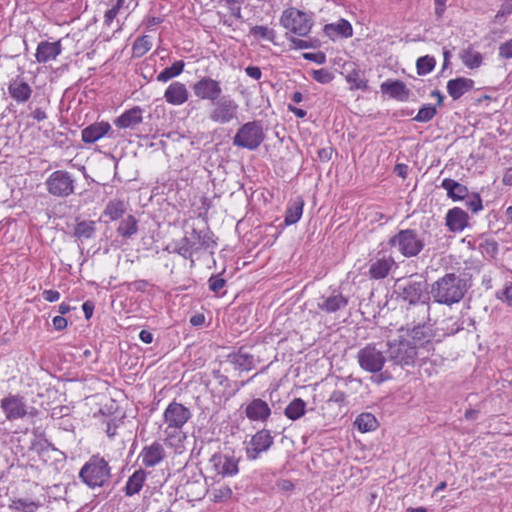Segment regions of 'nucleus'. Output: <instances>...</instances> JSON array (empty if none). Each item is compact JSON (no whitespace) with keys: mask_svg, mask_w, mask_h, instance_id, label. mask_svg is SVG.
<instances>
[{"mask_svg":"<svg viewBox=\"0 0 512 512\" xmlns=\"http://www.w3.org/2000/svg\"><path fill=\"white\" fill-rule=\"evenodd\" d=\"M245 72L249 77H251L255 80H259L262 76V72H261L260 68L257 66H248L245 69Z\"/></svg>","mask_w":512,"mask_h":512,"instance_id":"obj_59","label":"nucleus"},{"mask_svg":"<svg viewBox=\"0 0 512 512\" xmlns=\"http://www.w3.org/2000/svg\"><path fill=\"white\" fill-rule=\"evenodd\" d=\"M152 48V40L148 35L138 37L132 45V56L141 58L148 53Z\"/></svg>","mask_w":512,"mask_h":512,"instance_id":"obj_44","label":"nucleus"},{"mask_svg":"<svg viewBox=\"0 0 512 512\" xmlns=\"http://www.w3.org/2000/svg\"><path fill=\"white\" fill-rule=\"evenodd\" d=\"M388 366L378 375L371 376V382L380 385L394 378L397 370L413 367L417 359V346L404 334L386 342Z\"/></svg>","mask_w":512,"mask_h":512,"instance_id":"obj_1","label":"nucleus"},{"mask_svg":"<svg viewBox=\"0 0 512 512\" xmlns=\"http://www.w3.org/2000/svg\"><path fill=\"white\" fill-rule=\"evenodd\" d=\"M227 361L231 363L236 370L250 371L254 368V356L245 351L241 347L237 352L231 353L227 356Z\"/></svg>","mask_w":512,"mask_h":512,"instance_id":"obj_25","label":"nucleus"},{"mask_svg":"<svg viewBox=\"0 0 512 512\" xmlns=\"http://www.w3.org/2000/svg\"><path fill=\"white\" fill-rule=\"evenodd\" d=\"M0 406L8 420L24 418L27 414V406L24 398L19 395H9L1 400Z\"/></svg>","mask_w":512,"mask_h":512,"instance_id":"obj_16","label":"nucleus"},{"mask_svg":"<svg viewBox=\"0 0 512 512\" xmlns=\"http://www.w3.org/2000/svg\"><path fill=\"white\" fill-rule=\"evenodd\" d=\"M437 113L436 107L430 104L424 105L418 110V113L414 117V120L417 122H429L432 120Z\"/></svg>","mask_w":512,"mask_h":512,"instance_id":"obj_47","label":"nucleus"},{"mask_svg":"<svg viewBox=\"0 0 512 512\" xmlns=\"http://www.w3.org/2000/svg\"><path fill=\"white\" fill-rule=\"evenodd\" d=\"M441 187L447 191L448 197L454 201L463 200L468 195V189L465 185L450 178L443 179Z\"/></svg>","mask_w":512,"mask_h":512,"instance_id":"obj_32","label":"nucleus"},{"mask_svg":"<svg viewBox=\"0 0 512 512\" xmlns=\"http://www.w3.org/2000/svg\"><path fill=\"white\" fill-rule=\"evenodd\" d=\"M474 80L466 77H457L450 79L447 82V93L453 100L460 99L465 93L472 90L474 87Z\"/></svg>","mask_w":512,"mask_h":512,"instance_id":"obj_23","label":"nucleus"},{"mask_svg":"<svg viewBox=\"0 0 512 512\" xmlns=\"http://www.w3.org/2000/svg\"><path fill=\"white\" fill-rule=\"evenodd\" d=\"M345 80L350 85V90L365 91L369 87L365 72L355 65L352 70L346 74Z\"/></svg>","mask_w":512,"mask_h":512,"instance_id":"obj_31","label":"nucleus"},{"mask_svg":"<svg viewBox=\"0 0 512 512\" xmlns=\"http://www.w3.org/2000/svg\"><path fill=\"white\" fill-rule=\"evenodd\" d=\"M436 65V60L433 56L425 55L419 57L416 61V69L418 75H427L431 73Z\"/></svg>","mask_w":512,"mask_h":512,"instance_id":"obj_45","label":"nucleus"},{"mask_svg":"<svg viewBox=\"0 0 512 512\" xmlns=\"http://www.w3.org/2000/svg\"><path fill=\"white\" fill-rule=\"evenodd\" d=\"M215 245L208 230L192 229L188 236H184L177 242L175 250L185 259H190L193 264L194 253L213 248Z\"/></svg>","mask_w":512,"mask_h":512,"instance_id":"obj_3","label":"nucleus"},{"mask_svg":"<svg viewBox=\"0 0 512 512\" xmlns=\"http://www.w3.org/2000/svg\"><path fill=\"white\" fill-rule=\"evenodd\" d=\"M311 77L320 84H328L334 79V74L329 69L321 68L312 70Z\"/></svg>","mask_w":512,"mask_h":512,"instance_id":"obj_48","label":"nucleus"},{"mask_svg":"<svg viewBox=\"0 0 512 512\" xmlns=\"http://www.w3.org/2000/svg\"><path fill=\"white\" fill-rule=\"evenodd\" d=\"M185 68L183 60L175 61L171 66L164 68L156 77V80L161 83H166L169 80L181 75Z\"/></svg>","mask_w":512,"mask_h":512,"instance_id":"obj_40","label":"nucleus"},{"mask_svg":"<svg viewBox=\"0 0 512 512\" xmlns=\"http://www.w3.org/2000/svg\"><path fill=\"white\" fill-rule=\"evenodd\" d=\"M249 33L256 40H266L275 44L276 32L268 26L255 25L250 28Z\"/></svg>","mask_w":512,"mask_h":512,"instance_id":"obj_43","label":"nucleus"},{"mask_svg":"<svg viewBox=\"0 0 512 512\" xmlns=\"http://www.w3.org/2000/svg\"><path fill=\"white\" fill-rule=\"evenodd\" d=\"M354 424L363 433L374 431L378 427V421L371 413H361L356 417Z\"/></svg>","mask_w":512,"mask_h":512,"instance_id":"obj_42","label":"nucleus"},{"mask_svg":"<svg viewBox=\"0 0 512 512\" xmlns=\"http://www.w3.org/2000/svg\"><path fill=\"white\" fill-rule=\"evenodd\" d=\"M432 327L433 325L431 322H422L418 323V325H413L412 327L407 324L405 333L403 327H400L399 331L401 334H404L409 338L412 344L417 346V344L423 345L424 343H428L434 338Z\"/></svg>","mask_w":512,"mask_h":512,"instance_id":"obj_15","label":"nucleus"},{"mask_svg":"<svg viewBox=\"0 0 512 512\" xmlns=\"http://www.w3.org/2000/svg\"><path fill=\"white\" fill-rule=\"evenodd\" d=\"M332 152H333V149L331 147H328V148H322L318 151V158L323 161V162H327L331 159L332 157Z\"/></svg>","mask_w":512,"mask_h":512,"instance_id":"obj_62","label":"nucleus"},{"mask_svg":"<svg viewBox=\"0 0 512 512\" xmlns=\"http://www.w3.org/2000/svg\"><path fill=\"white\" fill-rule=\"evenodd\" d=\"M214 378L218 381V384L220 386H223L225 388L229 387V379L227 376L221 374L219 370L213 371Z\"/></svg>","mask_w":512,"mask_h":512,"instance_id":"obj_63","label":"nucleus"},{"mask_svg":"<svg viewBox=\"0 0 512 512\" xmlns=\"http://www.w3.org/2000/svg\"><path fill=\"white\" fill-rule=\"evenodd\" d=\"M111 129V125L107 121L95 122L81 131V139L84 143L92 144L104 136L111 137Z\"/></svg>","mask_w":512,"mask_h":512,"instance_id":"obj_20","label":"nucleus"},{"mask_svg":"<svg viewBox=\"0 0 512 512\" xmlns=\"http://www.w3.org/2000/svg\"><path fill=\"white\" fill-rule=\"evenodd\" d=\"M209 462L216 475H220L222 478L233 477L239 472L240 458L233 454L217 452L211 456Z\"/></svg>","mask_w":512,"mask_h":512,"instance_id":"obj_13","label":"nucleus"},{"mask_svg":"<svg viewBox=\"0 0 512 512\" xmlns=\"http://www.w3.org/2000/svg\"><path fill=\"white\" fill-rule=\"evenodd\" d=\"M346 401V393L341 390H334L328 398V403H335L339 406L344 405Z\"/></svg>","mask_w":512,"mask_h":512,"instance_id":"obj_51","label":"nucleus"},{"mask_svg":"<svg viewBox=\"0 0 512 512\" xmlns=\"http://www.w3.org/2000/svg\"><path fill=\"white\" fill-rule=\"evenodd\" d=\"M146 472L143 469L136 470L127 480L124 491L127 496L138 494L146 480Z\"/></svg>","mask_w":512,"mask_h":512,"instance_id":"obj_33","label":"nucleus"},{"mask_svg":"<svg viewBox=\"0 0 512 512\" xmlns=\"http://www.w3.org/2000/svg\"><path fill=\"white\" fill-rule=\"evenodd\" d=\"M306 412V402L301 398H294L285 408L284 415L292 420L296 421L300 419Z\"/></svg>","mask_w":512,"mask_h":512,"instance_id":"obj_41","label":"nucleus"},{"mask_svg":"<svg viewBox=\"0 0 512 512\" xmlns=\"http://www.w3.org/2000/svg\"><path fill=\"white\" fill-rule=\"evenodd\" d=\"M431 292L434 299L443 304L457 303L464 296L461 280L453 273L439 279L433 285Z\"/></svg>","mask_w":512,"mask_h":512,"instance_id":"obj_4","label":"nucleus"},{"mask_svg":"<svg viewBox=\"0 0 512 512\" xmlns=\"http://www.w3.org/2000/svg\"><path fill=\"white\" fill-rule=\"evenodd\" d=\"M512 13V0H505L496 14V18L504 17Z\"/></svg>","mask_w":512,"mask_h":512,"instance_id":"obj_55","label":"nucleus"},{"mask_svg":"<svg viewBox=\"0 0 512 512\" xmlns=\"http://www.w3.org/2000/svg\"><path fill=\"white\" fill-rule=\"evenodd\" d=\"M8 91L10 96L19 103L28 101L32 94V89L29 84L20 79L11 81Z\"/></svg>","mask_w":512,"mask_h":512,"instance_id":"obj_28","label":"nucleus"},{"mask_svg":"<svg viewBox=\"0 0 512 512\" xmlns=\"http://www.w3.org/2000/svg\"><path fill=\"white\" fill-rule=\"evenodd\" d=\"M163 97L168 104L181 106L188 101L189 91L185 83L174 81L167 86Z\"/></svg>","mask_w":512,"mask_h":512,"instance_id":"obj_17","label":"nucleus"},{"mask_svg":"<svg viewBox=\"0 0 512 512\" xmlns=\"http://www.w3.org/2000/svg\"><path fill=\"white\" fill-rule=\"evenodd\" d=\"M94 308L95 306L92 301H86L82 304V309L87 320L93 316Z\"/></svg>","mask_w":512,"mask_h":512,"instance_id":"obj_60","label":"nucleus"},{"mask_svg":"<svg viewBox=\"0 0 512 512\" xmlns=\"http://www.w3.org/2000/svg\"><path fill=\"white\" fill-rule=\"evenodd\" d=\"M126 211L127 203L125 201L120 199H113L107 203L103 211V215L108 217L110 221H116L122 218Z\"/></svg>","mask_w":512,"mask_h":512,"instance_id":"obj_37","label":"nucleus"},{"mask_svg":"<svg viewBox=\"0 0 512 512\" xmlns=\"http://www.w3.org/2000/svg\"><path fill=\"white\" fill-rule=\"evenodd\" d=\"M460 59L464 66L471 70L479 68L483 63L482 54L474 50L471 46L461 51Z\"/></svg>","mask_w":512,"mask_h":512,"instance_id":"obj_38","label":"nucleus"},{"mask_svg":"<svg viewBox=\"0 0 512 512\" xmlns=\"http://www.w3.org/2000/svg\"><path fill=\"white\" fill-rule=\"evenodd\" d=\"M324 32L329 37L341 35L345 38H348L352 36L353 28L349 21L341 19L337 23L326 24L324 26Z\"/></svg>","mask_w":512,"mask_h":512,"instance_id":"obj_36","label":"nucleus"},{"mask_svg":"<svg viewBox=\"0 0 512 512\" xmlns=\"http://www.w3.org/2000/svg\"><path fill=\"white\" fill-rule=\"evenodd\" d=\"M348 299L339 292H333L319 303V308L327 313H333L347 306Z\"/></svg>","mask_w":512,"mask_h":512,"instance_id":"obj_29","label":"nucleus"},{"mask_svg":"<svg viewBox=\"0 0 512 512\" xmlns=\"http://www.w3.org/2000/svg\"><path fill=\"white\" fill-rule=\"evenodd\" d=\"M380 89L382 93L388 94L391 98L397 100H404L409 95L405 83L400 80H387L381 84Z\"/></svg>","mask_w":512,"mask_h":512,"instance_id":"obj_27","label":"nucleus"},{"mask_svg":"<svg viewBox=\"0 0 512 512\" xmlns=\"http://www.w3.org/2000/svg\"><path fill=\"white\" fill-rule=\"evenodd\" d=\"M212 103L214 106L210 110L208 117L213 123L224 125L237 119L238 104L234 100L219 98Z\"/></svg>","mask_w":512,"mask_h":512,"instance_id":"obj_11","label":"nucleus"},{"mask_svg":"<svg viewBox=\"0 0 512 512\" xmlns=\"http://www.w3.org/2000/svg\"><path fill=\"white\" fill-rule=\"evenodd\" d=\"M245 415L250 421L266 422L271 415V408L261 398H254L246 405Z\"/></svg>","mask_w":512,"mask_h":512,"instance_id":"obj_18","label":"nucleus"},{"mask_svg":"<svg viewBox=\"0 0 512 512\" xmlns=\"http://www.w3.org/2000/svg\"><path fill=\"white\" fill-rule=\"evenodd\" d=\"M388 244L407 258L417 256L424 248L423 240L413 229L400 230L389 239Z\"/></svg>","mask_w":512,"mask_h":512,"instance_id":"obj_5","label":"nucleus"},{"mask_svg":"<svg viewBox=\"0 0 512 512\" xmlns=\"http://www.w3.org/2000/svg\"><path fill=\"white\" fill-rule=\"evenodd\" d=\"M233 492L229 486L221 487L216 489L214 492V500L216 502L228 500L232 497Z\"/></svg>","mask_w":512,"mask_h":512,"instance_id":"obj_50","label":"nucleus"},{"mask_svg":"<svg viewBox=\"0 0 512 512\" xmlns=\"http://www.w3.org/2000/svg\"><path fill=\"white\" fill-rule=\"evenodd\" d=\"M427 289L425 281L410 282L403 289V295L410 303L420 301Z\"/></svg>","mask_w":512,"mask_h":512,"instance_id":"obj_35","label":"nucleus"},{"mask_svg":"<svg viewBox=\"0 0 512 512\" xmlns=\"http://www.w3.org/2000/svg\"><path fill=\"white\" fill-rule=\"evenodd\" d=\"M468 208L472 212H478L483 208L482 206V200L479 195H476L471 201L468 203Z\"/></svg>","mask_w":512,"mask_h":512,"instance_id":"obj_58","label":"nucleus"},{"mask_svg":"<svg viewBox=\"0 0 512 512\" xmlns=\"http://www.w3.org/2000/svg\"><path fill=\"white\" fill-rule=\"evenodd\" d=\"M304 200L302 197H296L290 201L285 211L284 222L287 226L297 223L303 214Z\"/></svg>","mask_w":512,"mask_h":512,"instance_id":"obj_30","label":"nucleus"},{"mask_svg":"<svg viewBox=\"0 0 512 512\" xmlns=\"http://www.w3.org/2000/svg\"><path fill=\"white\" fill-rule=\"evenodd\" d=\"M194 95L203 101L215 102L222 95V86L220 81L209 76L198 79L192 86Z\"/></svg>","mask_w":512,"mask_h":512,"instance_id":"obj_12","label":"nucleus"},{"mask_svg":"<svg viewBox=\"0 0 512 512\" xmlns=\"http://www.w3.org/2000/svg\"><path fill=\"white\" fill-rule=\"evenodd\" d=\"M245 454L249 461H255L260 458L262 453L267 452L274 444V437L268 429H261L252 435L251 439L245 443Z\"/></svg>","mask_w":512,"mask_h":512,"instance_id":"obj_10","label":"nucleus"},{"mask_svg":"<svg viewBox=\"0 0 512 512\" xmlns=\"http://www.w3.org/2000/svg\"><path fill=\"white\" fill-rule=\"evenodd\" d=\"M280 24L289 32L304 37L310 33L313 20L306 12L290 7L282 12Z\"/></svg>","mask_w":512,"mask_h":512,"instance_id":"obj_6","label":"nucleus"},{"mask_svg":"<svg viewBox=\"0 0 512 512\" xmlns=\"http://www.w3.org/2000/svg\"><path fill=\"white\" fill-rule=\"evenodd\" d=\"M10 508L15 512H35L38 504L27 499H16L12 501Z\"/></svg>","mask_w":512,"mask_h":512,"instance_id":"obj_46","label":"nucleus"},{"mask_svg":"<svg viewBox=\"0 0 512 512\" xmlns=\"http://www.w3.org/2000/svg\"><path fill=\"white\" fill-rule=\"evenodd\" d=\"M225 286V280L220 277H211L209 279V288L213 292H219Z\"/></svg>","mask_w":512,"mask_h":512,"instance_id":"obj_53","label":"nucleus"},{"mask_svg":"<svg viewBox=\"0 0 512 512\" xmlns=\"http://www.w3.org/2000/svg\"><path fill=\"white\" fill-rule=\"evenodd\" d=\"M303 57L305 59H307V60L314 61V62H316L318 64H323L326 61V56L322 52H319V53H304Z\"/></svg>","mask_w":512,"mask_h":512,"instance_id":"obj_56","label":"nucleus"},{"mask_svg":"<svg viewBox=\"0 0 512 512\" xmlns=\"http://www.w3.org/2000/svg\"><path fill=\"white\" fill-rule=\"evenodd\" d=\"M143 109L139 106H134L131 109L124 111L119 117L114 120L115 126L118 128H131L140 124L143 120Z\"/></svg>","mask_w":512,"mask_h":512,"instance_id":"obj_24","label":"nucleus"},{"mask_svg":"<svg viewBox=\"0 0 512 512\" xmlns=\"http://www.w3.org/2000/svg\"><path fill=\"white\" fill-rule=\"evenodd\" d=\"M468 215L460 208L450 209L446 214V225L451 232H460L467 225Z\"/></svg>","mask_w":512,"mask_h":512,"instance_id":"obj_26","label":"nucleus"},{"mask_svg":"<svg viewBox=\"0 0 512 512\" xmlns=\"http://www.w3.org/2000/svg\"><path fill=\"white\" fill-rule=\"evenodd\" d=\"M61 53V40L55 42L41 41L37 46L35 58L38 63H47L56 60Z\"/></svg>","mask_w":512,"mask_h":512,"instance_id":"obj_21","label":"nucleus"},{"mask_svg":"<svg viewBox=\"0 0 512 512\" xmlns=\"http://www.w3.org/2000/svg\"><path fill=\"white\" fill-rule=\"evenodd\" d=\"M79 478L89 488L104 487L111 478V467L104 457L92 455L80 469Z\"/></svg>","mask_w":512,"mask_h":512,"instance_id":"obj_2","label":"nucleus"},{"mask_svg":"<svg viewBox=\"0 0 512 512\" xmlns=\"http://www.w3.org/2000/svg\"><path fill=\"white\" fill-rule=\"evenodd\" d=\"M138 220L134 215H127L117 227V233L124 239H129L138 233Z\"/></svg>","mask_w":512,"mask_h":512,"instance_id":"obj_34","label":"nucleus"},{"mask_svg":"<svg viewBox=\"0 0 512 512\" xmlns=\"http://www.w3.org/2000/svg\"><path fill=\"white\" fill-rule=\"evenodd\" d=\"M163 417L168 428L181 429L190 419L191 413L183 404L172 401L165 409Z\"/></svg>","mask_w":512,"mask_h":512,"instance_id":"obj_14","label":"nucleus"},{"mask_svg":"<svg viewBox=\"0 0 512 512\" xmlns=\"http://www.w3.org/2000/svg\"><path fill=\"white\" fill-rule=\"evenodd\" d=\"M499 55L505 59L512 58V39L502 43L499 46Z\"/></svg>","mask_w":512,"mask_h":512,"instance_id":"obj_52","label":"nucleus"},{"mask_svg":"<svg viewBox=\"0 0 512 512\" xmlns=\"http://www.w3.org/2000/svg\"><path fill=\"white\" fill-rule=\"evenodd\" d=\"M42 297L45 301L53 303L57 302L60 299V293L56 290H44L42 292Z\"/></svg>","mask_w":512,"mask_h":512,"instance_id":"obj_54","label":"nucleus"},{"mask_svg":"<svg viewBox=\"0 0 512 512\" xmlns=\"http://www.w3.org/2000/svg\"><path fill=\"white\" fill-rule=\"evenodd\" d=\"M96 232V222L93 220L77 221L74 237L80 241L91 239Z\"/></svg>","mask_w":512,"mask_h":512,"instance_id":"obj_39","label":"nucleus"},{"mask_svg":"<svg viewBox=\"0 0 512 512\" xmlns=\"http://www.w3.org/2000/svg\"><path fill=\"white\" fill-rule=\"evenodd\" d=\"M265 133L260 121L243 124L233 137V145L248 150H256L264 141Z\"/></svg>","mask_w":512,"mask_h":512,"instance_id":"obj_7","label":"nucleus"},{"mask_svg":"<svg viewBox=\"0 0 512 512\" xmlns=\"http://www.w3.org/2000/svg\"><path fill=\"white\" fill-rule=\"evenodd\" d=\"M47 191L55 197H68L74 192V181L69 172L56 170L45 182Z\"/></svg>","mask_w":512,"mask_h":512,"instance_id":"obj_9","label":"nucleus"},{"mask_svg":"<svg viewBox=\"0 0 512 512\" xmlns=\"http://www.w3.org/2000/svg\"><path fill=\"white\" fill-rule=\"evenodd\" d=\"M219 2H224L230 13L233 17L239 19L241 18V5L240 0H218Z\"/></svg>","mask_w":512,"mask_h":512,"instance_id":"obj_49","label":"nucleus"},{"mask_svg":"<svg viewBox=\"0 0 512 512\" xmlns=\"http://www.w3.org/2000/svg\"><path fill=\"white\" fill-rule=\"evenodd\" d=\"M448 0H434V11L438 17H442L446 10Z\"/></svg>","mask_w":512,"mask_h":512,"instance_id":"obj_57","label":"nucleus"},{"mask_svg":"<svg viewBox=\"0 0 512 512\" xmlns=\"http://www.w3.org/2000/svg\"><path fill=\"white\" fill-rule=\"evenodd\" d=\"M500 299L512 305V283L506 285L502 292V295L500 296Z\"/></svg>","mask_w":512,"mask_h":512,"instance_id":"obj_61","label":"nucleus"},{"mask_svg":"<svg viewBox=\"0 0 512 512\" xmlns=\"http://www.w3.org/2000/svg\"><path fill=\"white\" fill-rule=\"evenodd\" d=\"M165 456L166 452L163 445L157 441L153 442L149 446H145L140 453L142 464L145 467H154L158 465Z\"/></svg>","mask_w":512,"mask_h":512,"instance_id":"obj_22","label":"nucleus"},{"mask_svg":"<svg viewBox=\"0 0 512 512\" xmlns=\"http://www.w3.org/2000/svg\"><path fill=\"white\" fill-rule=\"evenodd\" d=\"M395 266L396 262L392 256L383 255L371 261L368 271L369 277L373 280L384 279Z\"/></svg>","mask_w":512,"mask_h":512,"instance_id":"obj_19","label":"nucleus"},{"mask_svg":"<svg viewBox=\"0 0 512 512\" xmlns=\"http://www.w3.org/2000/svg\"><path fill=\"white\" fill-rule=\"evenodd\" d=\"M359 366L373 375H378L384 371V365L387 362L385 350H379L373 344H368L357 353Z\"/></svg>","mask_w":512,"mask_h":512,"instance_id":"obj_8","label":"nucleus"},{"mask_svg":"<svg viewBox=\"0 0 512 512\" xmlns=\"http://www.w3.org/2000/svg\"><path fill=\"white\" fill-rule=\"evenodd\" d=\"M118 7H113L105 12V23L110 25L118 14Z\"/></svg>","mask_w":512,"mask_h":512,"instance_id":"obj_64","label":"nucleus"}]
</instances>
